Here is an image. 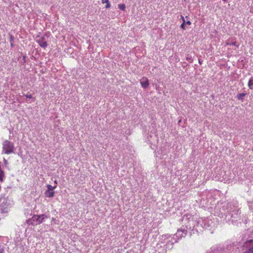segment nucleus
<instances>
[{"label":"nucleus","instance_id":"1","mask_svg":"<svg viewBox=\"0 0 253 253\" xmlns=\"http://www.w3.org/2000/svg\"><path fill=\"white\" fill-rule=\"evenodd\" d=\"M47 216L44 214L34 215L31 218L26 220V223L29 225H37L42 223L43 219Z\"/></svg>","mask_w":253,"mask_h":253},{"label":"nucleus","instance_id":"2","mask_svg":"<svg viewBox=\"0 0 253 253\" xmlns=\"http://www.w3.org/2000/svg\"><path fill=\"white\" fill-rule=\"evenodd\" d=\"M2 148L4 154H10L13 151V144L8 140H5L3 143Z\"/></svg>","mask_w":253,"mask_h":253},{"label":"nucleus","instance_id":"3","mask_svg":"<svg viewBox=\"0 0 253 253\" xmlns=\"http://www.w3.org/2000/svg\"><path fill=\"white\" fill-rule=\"evenodd\" d=\"M243 253H253V240L245 242L243 246Z\"/></svg>","mask_w":253,"mask_h":253},{"label":"nucleus","instance_id":"4","mask_svg":"<svg viewBox=\"0 0 253 253\" xmlns=\"http://www.w3.org/2000/svg\"><path fill=\"white\" fill-rule=\"evenodd\" d=\"M0 202H1L0 205V212L2 213H7L9 208L7 200L5 198H0Z\"/></svg>","mask_w":253,"mask_h":253},{"label":"nucleus","instance_id":"5","mask_svg":"<svg viewBox=\"0 0 253 253\" xmlns=\"http://www.w3.org/2000/svg\"><path fill=\"white\" fill-rule=\"evenodd\" d=\"M37 42L42 48H45L47 46V42L44 37H40L39 39L37 40Z\"/></svg>","mask_w":253,"mask_h":253},{"label":"nucleus","instance_id":"6","mask_svg":"<svg viewBox=\"0 0 253 253\" xmlns=\"http://www.w3.org/2000/svg\"><path fill=\"white\" fill-rule=\"evenodd\" d=\"M187 231L186 229H178L175 234L176 236L178 238L184 237L187 234Z\"/></svg>","mask_w":253,"mask_h":253},{"label":"nucleus","instance_id":"7","mask_svg":"<svg viewBox=\"0 0 253 253\" xmlns=\"http://www.w3.org/2000/svg\"><path fill=\"white\" fill-rule=\"evenodd\" d=\"M141 86L144 88H146L149 85V80L146 77H143L140 81Z\"/></svg>","mask_w":253,"mask_h":253},{"label":"nucleus","instance_id":"8","mask_svg":"<svg viewBox=\"0 0 253 253\" xmlns=\"http://www.w3.org/2000/svg\"><path fill=\"white\" fill-rule=\"evenodd\" d=\"M225 44L226 45H234L237 48L239 47V45L237 44V42L236 41H234L231 39H229L225 42Z\"/></svg>","mask_w":253,"mask_h":253},{"label":"nucleus","instance_id":"9","mask_svg":"<svg viewBox=\"0 0 253 253\" xmlns=\"http://www.w3.org/2000/svg\"><path fill=\"white\" fill-rule=\"evenodd\" d=\"M54 193L55 192L54 191H49L47 190L45 191L44 194L46 197L51 198L54 196Z\"/></svg>","mask_w":253,"mask_h":253},{"label":"nucleus","instance_id":"10","mask_svg":"<svg viewBox=\"0 0 253 253\" xmlns=\"http://www.w3.org/2000/svg\"><path fill=\"white\" fill-rule=\"evenodd\" d=\"M248 86L251 89H253V77H251L248 82Z\"/></svg>","mask_w":253,"mask_h":253},{"label":"nucleus","instance_id":"11","mask_svg":"<svg viewBox=\"0 0 253 253\" xmlns=\"http://www.w3.org/2000/svg\"><path fill=\"white\" fill-rule=\"evenodd\" d=\"M102 3H106L105 7L106 8H110L111 5L108 0H101Z\"/></svg>","mask_w":253,"mask_h":253},{"label":"nucleus","instance_id":"12","mask_svg":"<svg viewBox=\"0 0 253 253\" xmlns=\"http://www.w3.org/2000/svg\"><path fill=\"white\" fill-rule=\"evenodd\" d=\"M48 190L49 191H54V189L56 188V186L55 185L54 186H51V185L47 184L46 186Z\"/></svg>","mask_w":253,"mask_h":253},{"label":"nucleus","instance_id":"13","mask_svg":"<svg viewBox=\"0 0 253 253\" xmlns=\"http://www.w3.org/2000/svg\"><path fill=\"white\" fill-rule=\"evenodd\" d=\"M118 6L122 10L124 11L126 9V5L124 3L119 4Z\"/></svg>","mask_w":253,"mask_h":253},{"label":"nucleus","instance_id":"14","mask_svg":"<svg viewBox=\"0 0 253 253\" xmlns=\"http://www.w3.org/2000/svg\"><path fill=\"white\" fill-rule=\"evenodd\" d=\"M246 95V93H239L237 94V98L239 100H242L243 97Z\"/></svg>","mask_w":253,"mask_h":253},{"label":"nucleus","instance_id":"15","mask_svg":"<svg viewBox=\"0 0 253 253\" xmlns=\"http://www.w3.org/2000/svg\"><path fill=\"white\" fill-rule=\"evenodd\" d=\"M185 23L182 22V23L181 24V25L180 26V28L181 29H182L183 30H185Z\"/></svg>","mask_w":253,"mask_h":253},{"label":"nucleus","instance_id":"16","mask_svg":"<svg viewBox=\"0 0 253 253\" xmlns=\"http://www.w3.org/2000/svg\"><path fill=\"white\" fill-rule=\"evenodd\" d=\"M25 97L28 98H32V96L31 94H26L25 95Z\"/></svg>","mask_w":253,"mask_h":253},{"label":"nucleus","instance_id":"17","mask_svg":"<svg viewBox=\"0 0 253 253\" xmlns=\"http://www.w3.org/2000/svg\"><path fill=\"white\" fill-rule=\"evenodd\" d=\"M3 161L4 162V165H5V166L6 167H7V165H8V162H7V161L6 160V159H3Z\"/></svg>","mask_w":253,"mask_h":253},{"label":"nucleus","instance_id":"18","mask_svg":"<svg viewBox=\"0 0 253 253\" xmlns=\"http://www.w3.org/2000/svg\"><path fill=\"white\" fill-rule=\"evenodd\" d=\"M185 24H187V25H191V22H190V21H187L186 22H185Z\"/></svg>","mask_w":253,"mask_h":253},{"label":"nucleus","instance_id":"19","mask_svg":"<svg viewBox=\"0 0 253 253\" xmlns=\"http://www.w3.org/2000/svg\"><path fill=\"white\" fill-rule=\"evenodd\" d=\"M181 19H182L183 22L185 23V20L184 18V17L183 16H181Z\"/></svg>","mask_w":253,"mask_h":253},{"label":"nucleus","instance_id":"20","mask_svg":"<svg viewBox=\"0 0 253 253\" xmlns=\"http://www.w3.org/2000/svg\"><path fill=\"white\" fill-rule=\"evenodd\" d=\"M238 212H239V213H240V212H239V210H237V214H238Z\"/></svg>","mask_w":253,"mask_h":253},{"label":"nucleus","instance_id":"21","mask_svg":"<svg viewBox=\"0 0 253 253\" xmlns=\"http://www.w3.org/2000/svg\"><path fill=\"white\" fill-rule=\"evenodd\" d=\"M54 183H55V184H57V181H56V180H55V181H54Z\"/></svg>","mask_w":253,"mask_h":253},{"label":"nucleus","instance_id":"22","mask_svg":"<svg viewBox=\"0 0 253 253\" xmlns=\"http://www.w3.org/2000/svg\"><path fill=\"white\" fill-rule=\"evenodd\" d=\"M200 64H201V61H200V60L199 61Z\"/></svg>","mask_w":253,"mask_h":253}]
</instances>
